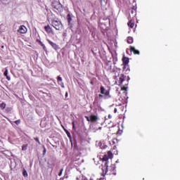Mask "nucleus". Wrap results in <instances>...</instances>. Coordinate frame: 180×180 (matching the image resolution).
Returning <instances> with one entry per match:
<instances>
[{
    "mask_svg": "<svg viewBox=\"0 0 180 180\" xmlns=\"http://www.w3.org/2000/svg\"><path fill=\"white\" fill-rule=\"evenodd\" d=\"M129 79H130V77H128V79H126V76L123 74H121L120 78H119V82L120 85H122L121 91H127V86L129 85Z\"/></svg>",
    "mask_w": 180,
    "mask_h": 180,
    "instance_id": "obj_1",
    "label": "nucleus"
},
{
    "mask_svg": "<svg viewBox=\"0 0 180 180\" xmlns=\"http://www.w3.org/2000/svg\"><path fill=\"white\" fill-rule=\"evenodd\" d=\"M129 62L130 60L129 58H127L125 56L122 58V63L124 65L123 71H126V74H129V72H130V68L129 67ZM126 68H127V70H126Z\"/></svg>",
    "mask_w": 180,
    "mask_h": 180,
    "instance_id": "obj_2",
    "label": "nucleus"
},
{
    "mask_svg": "<svg viewBox=\"0 0 180 180\" xmlns=\"http://www.w3.org/2000/svg\"><path fill=\"white\" fill-rule=\"evenodd\" d=\"M52 8L54 12H61V11H63V5L57 1H55L52 3Z\"/></svg>",
    "mask_w": 180,
    "mask_h": 180,
    "instance_id": "obj_3",
    "label": "nucleus"
},
{
    "mask_svg": "<svg viewBox=\"0 0 180 180\" xmlns=\"http://www.w3.org/2000/svg\"><path fill=\"white\" fill-rule=\"evenodd\" d=\"M51 25L54 29H56V30H61V29H63V24L60 20H53L51 21Z\"/></svg>",
    "mask_w": 180,
    "mask_h": 180,
    "instance_id": "obj_4",
    "label": "nucleus"
},
{
    "mask_svg": "<svg viewBox=\"0 0 180 180\" xmlns=\"http://www.w3.org/2000/svg\"><path fill=\"white\" fill-rule=\"evenodd\" d=\"M100 92L101 95H105V99H109L112 98V96L110 95V91H109V90L105 89V87L103 86H101L100 87Z\"/></svg>",
    "mask_w": 180,
    "mask_h": 180,
    "instance_id": "obj_5",
    "label": "nucleus"
},
{
    "mask_svg": "<svg viewBox=\"0 0 180 180\" xmlns=\"http://www.w3.org/2000/svg\"><path fill=\"white\" fill-rule=\"evenodd\" d=\"M109 166H108V162H105L104 165H101V175L102 176H105L106 174H108V168Z\"/></svg>",
    "mask_w": 180,
    "mask_h": 180,
    "instance_id": "obj_6",
    "label": "nucleus"
},
{
    "mask_svg": "<svg viewBox=\"0 0 180 180\" xmlns=\"http://www.w3.org/2000/svg\"><path fill=\"white\" fill-rule=\"evenodd\" d=\"M18 32L21 34H25V33H27V28L25 25H21L18 30Z\"/></svg>",
    "mask_w": 180,
    "mask_h": 180,
    "instance_id": "obj_7",
    "label": "nucleus"
},
{
    "mask_svg": "<svg viewBox=\"0 0 180 180\" xmlns=\"http://www.w3.org/2000/svg\"><path fill=\"white\" fill-rule=\"evenodd\" d=\"M44 30H45V32H46V33H49V34H54V32H53V29L51 28V27H50V25H46L44 27Z\"/></svg>",
    "mask_w": 180,
    "mask_h": 180,
    "instance_id": "obj_8",
    "label": "nucleus"
},
{
    "mask_svg": "<svg viewBox=\"0 0 180 180\" xmlns=\"http://www.w3.org/2000/svg\"><path fill=\"white\" fill-rule=\"evenodd\" d=\"M129 49H130V51L131 53H134V54H136L138 56L140 55V51L137 49H136V48H134V46H129Z\"/></svg>",
    "mask_w": 180,
    "mask_h": 180,
    "instance_id": "obj_9",
    "label": "nucleus"
},
{
    "mask_svg": "<svg viewBox=\"0 0 180 180\" xmlns=\"http://www.w3.org/2000/svg\"><path fill=\"white\" fill-rule=\"evenodd\" d=\"M110 171L111 173H110V175H116V165H112L110 167Z\"/></svg>",
    "mask_w": 180,
    "mask_h": 180,
    "instance_id": "obj_10",
    "label": "nucleus"
},
{
    "mask_svg": "<svg viewBox=\"0 0 180 180\" xmlns=\"http://www.w3.org/2000/svg\"><path fill=\"white\" fill-rule=\"evenodd\" d=\"M48 43L54 49V50H57L58 49V45L57 44L50 41V39H47Z\"/></svg>",
    "mask_w": 180,
    "mask_h": 180,
    "instance_id": "obj_11",
    "label": "nucleus"
},
{
    "mask_svg": "<svg viewBox=\"0 0 180 180\" xmlns=\"http://www.w3.org/2000/svg\"><path fill=\"white\" fill-rule=\"evenodd\" d=\"M97 120H98V116L95 115H90V122H91V123H95V122H96Z\"/></svg>",
    "mask_w": 180,
    "mask_h": 180,
    "instance_id": "obj_12",
    "label": "nucleus"
},
{
    "mask_svg": "<svg viewBox=\"0 0 180 180\" xmlns=\"http://www.w3.org/2000/svg\"><path fill=\"white\" fill-rule=\"evenodd\" d=\"M12 0H0V2H1V4H3V5H9V4H11V1Z\"/></svg>",
    "mask_w": 180,
    "mask_h": 180,
    "instance_id": "obj_13",
    "label": "nucleus"
},
{
    "mask_svg": "<svg viewBox=\"0 0 180 180\" xmlns=\"http://www.w3.org/2000/svg\"><path fill=\"white\" fill-rule=\"evenodd\" d=\"M8 69L6 68V70H5L4 73V77H6V79L8 81H11V77L8 76Z\"/></svg>",
    "mask_w": 180,
    "mask_h": 180,
    "instance_id": "obj_14",
    "label": "nucleus"
},
{
    "mask_svg": "<svg viewBox=\"0 0 180 180\" xmlns=\"http://www.w3.org/2000/svg\"><path fill=\"white\" fill-rule=\"evenodd\" d=\"M127 25L131 29H133V27H134V22H133L131 20L128 22Z\"/></svg>",
    "mask_w": 180,
    "mask_h": 180,
    "instance_id": "obj_15",
    "label": "nucleus"
},
{
    "mask_svg": "<svg viewBox=\"0 0 180 180\" xmlns=\"http://www.w3.org/2000/svg\"><path fill=\"white\" fill-rule=\"evenodd\" d=\"M108 160H109V156L108 155H104L102 158V161H105V162H107V165H108Z\"/></svg>",
    "mask_w": 180,
    "mask_h": 180,
    "instance_id": "obj_16",
    "label": "nucleus"
},
{
    "mask_svg": "<svg viewBox=\"0 0 180 180\" xmlns=\"http://www.w3.org/2000/svg\"><path fill=\"white\" fill-rule=\"evenodd\" d=\"M127 41L128 44H132V43H133V41H134L133 37H129L127 38Z\"/></svg>",
    "mask_w": 180,
    "mask_h": 180,
    "instance_id": "obj_17",
    "label": "nucleus"
},
{
    "mask_svg": "<svg viewBox=\"0 0 180 180\" xmlns=\"http://www.w3.org/2000/svg\"><path fill=\"white\" fill-rule=\"evenodd\" d=\"M5 108H6V103H1L0 104V108L1 109V110H4L5 109Z\"/></svg>",
    "mask_w": 180,
    "mask_h": 180,
    "instance_id": "obj_18",
    "label": "nucleus"
},
{
    "mask_svg": "<svg viewBox=\"0 0 180 180\" xmlns=\"http://www.w3.org/2000/svg\"><path fill=\"white\" fill-rule=\"evenodd\" d=\"M22 175L23 176H25V178H27V176H29V174H27V171H26V169H23L22 171Z\"/></svg>",
    "mask_w": 180,
    "mask_h": 180,
    "instance_id": "obj_19",
    "label": "nucleus"
},
{
    "mask_svg": "<svg viewBox=\"0 0 180 180\" xmlns=\"http://www.w3.org/2000/svg\"><path fill=\"white\" fill-rule=\"evenodd\" d=\"M72 20V18L71 17V15L68 14V23H71V21Z\"/></svg>",
    "mask_w": 180,
    "mask_h": 180,
    "instance_id": "obj_20",
    "label": "nucleus"
},
{
    "mask_svg": "<svg viewBox=\"0 0 180 180\" xmlns=\"http://www.w3.org/2000/svg\"><path fill=\"white\" fill-rule=\"evenodd\" d=\"M22 151H26V150H27V144L22 145Z\"/></svg>",
    "mask_w": 180,
    "mask_h": 180,
    "instance_id": "obj_21",
    "label": "nucleus"
},
{
    "mask_svg": "<svg viewBox=\"0 0 180 180\" xmlns=\"http://www.w3.org/2000/svg\"><path fill=\"white\" fill-rule=\"evenodd\" d=\"M6 113H9V112H12V108H11V107H7V108H6Z\"/></svg>",
    "mask_w": 180,
    "mask_h": 180,
    "instance_id": "obj_22",
    "label": "nucleus"
},
{
    "mask_svg": "<svg viewBox=\"0 0 180 180\" xmlns=\"http://www.w3.org/2000/svg\"><path fill=\"white\" fill-rule=\"evenodd\" d=\"M107 156H108L109 158H112V157H113V153H112L111 151H108Z\"/></svg>",
    "mask_w": 180,
    "mask_h": 180,
    "instance_id": "obj_23",
    "label": "nucleus"
},
{
    "mask_svg": "<svg viewBox=\"0 0 180 180\" xmlns=\"http://www.w3.org/2000/svg\"><path fill=\"white\" fill-rule=\"evenodd\" d=\"M57 82H63V78L60 76L57 77Z\"/></svg>",
    "mask_w": 180,
    "mask_h": 180,
    "instance_id": "obj_24",
    "label": "nucleus"
},
{
    "mask_svg": "<svg viewBox=\"0 0 180 180\" xmlns=\"http://www.w3.org/2000/svg\"><path fill=\"white\" fill-rule=\"evenodd\" d=\"M65 133H66L68 137H69V139H71V134L70 133V131H65Z\"/></svg>",
    "mask_w": 180,
    "mask_h": 180,
    "instance_id": "obj_25",
    "label": "nucleus"
},
{
    "mask_svg": "<svg viewBox=\"0 0 180 180\" xmlns=\"http://www.w3.org/2000/svg\"><path fill=\"white\" fill-rule=\"evenodd\" d=\"M41 47H43V50H44V51H47V48H46V45H44V44H41Z\"/></svg>",
    "mask_w": 180,
    "mask_h": 180,
    "instance_id": "obj_26",
    "label": "nucleus"
},
{
    "mask_svg": "<svg viewBox=\"0 0 180 180\" xmlns=\"http://www.w3.org/2000/svg\"><path fill=\"white\" fill-rule=\"evenodd\" d=\"M63 171H64V169H60V172L58 173V176H61V175H63Z\"/></svg>",
    "mask_w": 180,
    "mask_h": 180,
    "instance_id": "obj_27",
    "label": "nucleus"
},
{
    "mask_svg": "<svg viewBox=\"0 0 180 180\" xmlns=\"http://www.w3.org/2000/svg\"><path fill=\"white\" fill-rule=\"evenodd\" d=\"M34 140H35V141H37V143L41 144V143L40 142V140L39 139V138H34Z\"/></svg>",
    "mask_w": 180,
    "mask_h": 180,
    "instance_id": "obj_28",
    "label": "nucleus"
},
{
    "mask_svg": "<svg viewBox=\"0 0 180 180\" xmlns=\"http://www.w3.org/2000/svg\"><path fill=\"white\" fill-rule=\"evenodd\" d=\"M14 122L15 123V124L19 125L20 124V120H15Z\"/></svg>",
    "mask_w": 180,
    "mask_h": 180,
    "instance_id": "obj_29",
    "label": "nucleus"
},
{
    "mask_svg": "<svg viewBox=\"0 0 180 180\" xmlns=\"http://www.w3.org/2000/svg\"><path fill=\"white\" fill-rule=\"evenodd\" d=\"M85 119H86L87 122H91V117L85 116Z\"/></svg>",
    "mask_w": 180,
    "mask_h": 180,
    "instance_id": "obj_30",
    "label": "nucleus"
},
{
    "mask_svg": "<svg viewBox=\"0 0 180 180\" xmlns=\"http://www.w3.org/2000/svg\"><path fill=\"white\" fill-rule=\"evenodd\" d=\"M72 129L73 130H75V124L74 123V122H72Z\"/></svg>",
    "mask_w": 180,
    "mask_h": 180,
    "instance_id": "obj_31",
    "label": "nucleus"
},
{
    "mask_svg": "<svg viewBox=\"0 0 180 180\" xmlns=\"http://www.w3.org/2000/svg\"><path fill=\"white\" fill-rule=\"evenodd\" d=\"M43 154L44 155L46 154V148L45 147H44Z\"/></svg>",
    "mask_w": 180,
    "mask_h": 180,
    "instance_id": "obj_32",
    "label": "nucleus"
},
{
    "mask_svg": "<svg viewBox=\"0 0 180 180\" xmlns=\"http://www.w3.org/2000/svg\"><path fill=\"white\" fill-rule=\"evenodd\" d=\"M98 98H103V94H99Z\"/></svg>",
    "mask_w": 180,
    "mask_h": 180,
    "instance_id": "obj_33",
    "label": "nucleus"
},
{
    "mask_svg": "<svg viewBox=\"0 0 180 180\" xmlns=\"http://www.w3.org/2000/svg\"><path fill=\"white\" fill-rule=\"evenodd\" d=\"M117 108H115L114 109V113H117Z\"/></svg>",
    "mask_w": 180,
    "mask_h": 180,
    "instance_id": "obj_34",
    "label": "nucleus"
},
{
    "mask_svg": "<svg viewBox=\"0 0 180 180\" xmlns=\"http://www.w3.org/2000/svg\"><path fill=\"white\" fill-rule=\"evenodd\" d=\"M124 71V72H125V74H127V73H126V71H127V68L125 69V70H123Z\"/></svg>",
    "mask_w": 180,
    "mask_h": 180,
    "instance_id": "obj_35",
    "label": "nucleus"
},
{
    "mask_svg": "<svg viewBox=\"0 0 180 180\" xmlns=\"http://www.w3.org/2000/svg\"><path fill=\"white\" fill-rule=\"evenodd\" d=\"M39 44H40V46H41V45L44 44H43V42L39 41Z\"/></svg>",
    "mask_w": 180,
    "mask_h": 180,
    "instance_id": "obj_36",
    "label": "nucleus"
},
{
    "mask_svg": "<svg viewBox=\"0 0 180 180\" xmlns=\"http://www.w3.org/2000/svg\"><path fill=\"white\" fill-rule=\"evenodd\" d=\"M1 49H5V46L2 45Z\"/></svg>",
    "mask_w": 180,
    "mask_h": 180,
    "instance_id": "obj_37",
    "label": "nucleus"
},
{
    "mask_svg": "<svg viewBox=\"0 0 180 180\" xmlns=\"http://www.w3.org/2000/svg\"><path fill=\"white\" fill-rule=\"evenodd\" d=\"M65 96L67 97V96H68V93H65Z\"/></svg>",
    "mask_w": 180,
    "mask_h": 180,
    "instance_id": "obj_38",
    "label": "nucleus"
},
{
    "mask_svg": "<svg viewBox=\"0 0 180 180\" xmlns=\"http://www.w3.org/2000/svg\"><path fill=\"white\" fill-rule=\"evenodd\" d=\"M109 119H112V116L108 115Z\"/></svg>",
    "mask_w": 180,
    "mask_h": 180,
    "instance_id": "obj_39",
    "label": "nucleus"
},
{
    "mask_svg": "<svg viewBox=\"0 0 180 180\" xmlns=\"http://www.w3.org/2000/svg\"><path fill=\"white\" fill-rule=\"evenodd\" d=\"M101 129H102V127H100L98 128V130H101Z\"/></svg>",
    "mask_w": 180,
    "mask_h": 180,
    "instance_id": "obj_40",
    "label": "nucleus"
},
{
    "mask_svg": "<svg viewBox=\"0 0 180 180\" xmlns=\"http://www.w3.org/2000/svg\"><path fill=\"white\" fill-rule=\"evenodd\" d=\"M91 84H93V82H91Z\"/></svg>",
    "mask_w": 180,
    "mask_h": 180,
    "instance_id": "obj_41",
    "label": "nucleus"
}]
</instances>
